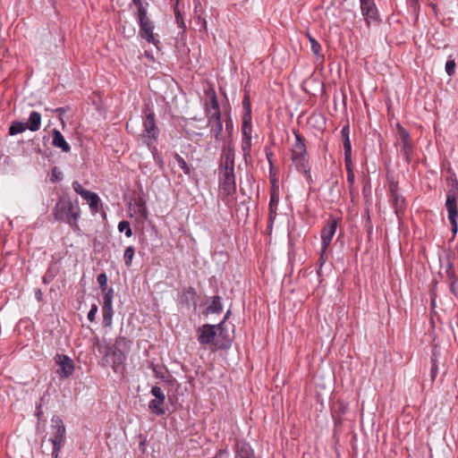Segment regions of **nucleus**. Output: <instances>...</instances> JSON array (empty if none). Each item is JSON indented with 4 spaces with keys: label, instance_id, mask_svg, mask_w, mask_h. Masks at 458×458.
Returning <instances> with one entry per match:
<instances>
[{
    "label": "nucleus",
    "instance_id": "1",
    "mask_svg": "<svg viewBox=\"0 0 458 458\" xmlns=\"http://www.w3.org/2000/svg\"><path fill=\"white\" fill-rule=\"evenodd\" d=\"M56 221L67 223L74 232L81 231L78 221L81 217V208L78 201L72 202L68 197H61L53 209Z\"/></svg>",
    "mask_w": 458,
    "mask_h": 458
},
{
    "label": "nucleus",
    "instance_id": "2",
    "mask_svg": "<svg viewBox=\"0 0 458 458\" xmlns=\"http://www.w3.org/2000/svg\"><path fill=\"white\" fill-rule=\"evenodd\" d=\"M205 112L208 117V125L210 127V132L216 140H219L223 131V123L218 100L215 92L212 93L209 103L206 104Z\"/></svg>",
    "mask_w": 458,
    "mask_h": 458
},
{
    "label": "nucleus",
    "instance_id": "3",
    "mask_svg": "<svg viewBox=\"0 0 458 458\" xmlns=\"http://www.w3.org/2000/svg\"><path fill=\"white\" fill-rule=\"evenodd\" d=\"M447 193L445 200V208L448 212V220L452 225V231L455 233L457 232V202H458V181L450 176L446 178Z\"/></svg>",
    "mask_w": 458,
    "mask_h": 458
},
{
    "label": "nucleus",
    "instance_id": "4",
    "mask_svg": "<svg viewBox=\"0 0 458 458\" xmlns=\"http://www.w3.org/2000/svg\"><path fill=\"white\" fill-rule=\"evenodd\" d=\"M51 437L48 441L53 445L52 458H58L59 452L65 445L66 428L63 420L59 416H53L51 419Z\"/></svg>",
    "mask_w": 458,
    "mask_h": 458
},
{
    "label": "nucleus",
    "instance_id": "5",
    "mask_svg": "<svg viewBox=\"0 0 458 458\" xmlns=\"http://www.w3.org/2000/svg\"><path fill=\"white\" fill-rule=\"evenodd\" d=\"M144 131L140 137L143 140V142L149 146L150 141L157 140L158 135V128L156 125L155 114L148 106H147L144 109Z\"/></svg>",
    "mask_w": 458,
    "mask_h": 458
},
{
    "label": "nucleus",
    "instance_id": "6",
    "mask_svg": "<svg viewBox=\"0 0 458 458\" xmlns=\"http://www.w3.org/2000/svg\"><path fill=\"white\" fill-rule=\"evenodd\" d=\"M398 133L395 145L400 148V153L403 156L405 161L410 164L413 153V144L410 133L400 124L397 125Z\"/></svg>",
    "mask_w": 458,
    "mask_h": 458
},
{
    "label": "nucleus",
    "instance_id": "7",
    "mask_svg": "<svg viewBox=\"0 0 458 458\" xmlns=\"http://www.w3.org/2000/svg\"><path fill=\"white\" fill-rule=\"evenodd\" d=\"M138 20L140 24V35L142 38L146 39L148 43L156 44L153 30L154 25L147 15L146 8L138 10Z\"/></svg>",
    "mask_w": 458,
    "mask_h": 458
},
{
    "label": "nucleus",
    "instance_id": "8",
    "mask_svg": "<svg viewBox=\"0 0 458 458\" xmlns=\"http://www.w3.org/2000/svg\"><path fill=\"white\" fill-rule=\"evenodd\" d=\"M219 191L225 197L232 196L236 191L234 172H218Z\"/></svg>",
    "mask_w": 458,
    "mask_h": 458
},
{
    "label": "nucleus",
    "instance_id": "9",
    "mask_svg": "<svg viewBox=\"0 0 458 458\" xmlns=\"http://www.w3.org/2000/svg\"><path fill=\"white\" fill-rule=\"evenodd\" d=\"M218 170L219 172H234V150L231 145L222 148Z\"/></svg>",
    "mask_w": 458,
    "mask_h": 458
},
{
    "label": "nucleus",
    "instance_id": "10",
    "mask_svg": "<svg viewBox=\"0 0 458 458\" xmlns=\"http://www.w3.org/2000/svg\"><path fill=\"white\" fill-rule=\"evenodd\" d=\"M216 336V325L205 324L198 328V341L201 345L212 344L215 346Z\"/></svg>",
    "mask_w": 458,
    "mask_h": 458
},
{
    "label": "nucleus",
    "instance_id": "11",
    "mask_svg": "<svg viewBox=\"0 0 458 458\" xmlns=\"http://www.w3.org/2000/svg\"><path fill=\"white\" fill-rule=\"evenodd\" d=\"M55 363L60 367L57 374L64 378L69 377L74 371V363L72 360L64 354H56L55 357Z\"/></svg>",
    "mask_w": 458,
    "mask_h": 458
},
{
    "label": "nucleus",
    "instance_id": "12",
    "mask_svg": "<svg viewBox=\"0 0 458 458\" xmlns=\"http://www.w3.org/2000/svg\"><path fill=\"white\" fill-rule=\"evenodd\" d=\"M103 296V319L106 325L109 326L112 323L113 317V298H114V289L109 288L106 292H102Z\"/></svg>",
    "mask_w": 458,
    "mask_h": 458
},
{
    "label": "nucleus",
    "instance_id": "13",
    "mask_svg": "<svg viewBox=\"0 0 458 458\" xmlns=\"http://www.w3.org/2000/svg\"><path fill=\"white\" fill-rule=\"evenodd\" d=\"M216 341L215 342V347L216 349H228L233 342L232 336L225 327V321L216 325Z\"/></svg>",
    "mask_w": 458,
    "mask_h": 458
},
{
    "label": "nucleus",
    "instance_id": "14",
    "mask_svg": "<svg viewBox=\"0 0 458 458\" xmlns=\"http://www.w3.org/2000/svg\"><path fill=\"white\" fill-rule=\"evenodd\" d=\"M337 228V221L330 218L321 231V246L328 249Z\"/></svg>",
    "mask_w": 458,
    "mask_h": 458
},
{
    "label": "nucleus",
    "instance_id": "15",
    "mask_svg": "<svg viewBox=\"0 0 458 458\" xmlns=\"http://www.w3.org/2000/svg\"><path fill=\"white\" fill-rule=\"evenodd\" d=\"M242 150L243 153V158L247 162L248 158L250 157L251 123H242Z\"/></svg>",
    "mask_w": 458,
    "mask_h": 458
},
{
    "label": "nucleus",
    "instance_id": "16",
    "mask_svg": "<svg viewBox=\"0 0 458 458\" xmlns=\"http://www.w3.org/2000/svg\"><path fill=\"white\" fill-rule=\"evenodd\" d=\"M360 3L361 13L369 25L371 21H376L377 18V10L374 0H360Z\"/></svg>",
    "mask_w": 458,
    "mask_h": 458
},
{
    "label": "nucleus",
    "instance_id": "17",
    "mask_svg": "<svg viewBox=\"0 0 458 458\" xmlns=\"http://www.w3.org/2000/svg\"><path fill=\"white\" fill-rule=\"evenodd\" d=\"M292 160L295 165V168L299 172L303 173L305 174L308 182L310 184L312 182V178L310 174V168L309 165L308 155L292 157Z\"/></svg>",
    "mask_w": 458,
    "mask_h": 458
},
{
    "label": "nucleus",
    "instance_id": "18",
    "mask_svg": "<svg viewBox=\"0 0 458 458\" xmlns=\"http://www.w3.org/2000/svg\"><path fill=\"white\" fill-rule=\"evenodd\" d=\"M106 358L110 360L114 372H119L123 369L125 361V354L119 349L112 350L106 353Z\"/></svg>",
    "mask_w": 458,
    "mask_h": 458
},
{
    "label": "nucleus",
    "instance_id": "19",
    "mask_svg": "<svg viewBox=\"0 0 458 458\" xmlns=\"http://www.w3.org/2000/svg\"><path fill=\"white\" fill-rule=\"evenodd\" d=\"M341 135L344 149V161L350 162L352 157V145L350 141L349 124H346L342 128Z\"/></svg>",
    "mask_w": 458,
    "mask_h": 458
},
{
    "label": "nucleus",
    "instance_id": "20",
    "mask_svg": "<svg viewBox=\"0 0 458 458\" xmlns=\"http://www.w3.org/2000/svg\"><path fill=\"white\" fill-rule=\"evenodd\" d=\"M52 144L55 148H61L64 152L68 153L71 150V147L65 140L64 137L57 129L53 130V141Z\"/></svg>",
    "mask_w": 458,
    "mask_h": 458
},
{
    "label": "nucleus",
    "instance_id": "21",
    "mask_svg": "<svg viewBox=\"0 0 458 458\" xmlns=\"http://www.w3.org/2000/svg\"><path fill=\"white\" fill-rule=\"evenodd\" d=\"M294 134H295V143L293 146L292 157L307 155V149H306L304 138L297 132H295Z\"/></svg>",
    "mask_w": 458,
    "mask_h": 458
},
{
    "label": "nucleus",
    "instance_id": "22",
    "mask_svg": "<svg viewBox=\"0 0 458 458\" xmlns=\"http://www.w3.org/2000/svg\"><path fill=\"white\" fill-rule=\"evenodd\" d=\"M235 458H255L253 450L246 442H239L236 445Z\"/></svg>",
    "mask_w": 458,
    "mask_h": 458
},
{
    "label": "nucleus",
    "instance_id": "23",
    "mask_svg": "<svg viewBox=\"0 0 458 458\" xmlns=\"http://www.w3.org/2000/svg\"><path fill=\"white\" fill-rule=\"evenodd\" d=\"M41 124V114L37 111H32L29 116L28 123H26L27 129L31 131L39 130Z\"/></svg>",
    "mask_w": 458,
    "mask_h": 458
},
{
    "label": "nucleus",
    "instance_id": "24",
    "mask_svg": "<svg viewBox=\"0 0 458 458\" xmlns=\"http://www.w3.org/2000/svg\"><path fill=\"white\" fill-rule=\"evenodd\" d=\"M394 213L397 216L404 211L406 208L405 199L401 194H395L391 196Z\"/></svg>",
    "mask_w": 458,
    "mask_h": 458
},
{
    "label": "nucleus",
    "instance_id": "25",
    "mask_svg": "<svg viewBox=\"0 0 458 458\" xmlns=\"http://www.w3.org/2000/svg\"><path fill=\"white\" fill-rule=\"evenodd\" d=\"M164 404L165 402H159V399L155 398L148 403V409L155 415L161 416L165 413Z\"/></svg>",
    "mask_w": 458,
    "mask_h": 458
},
{
    "label": "nucleus",
    "instance_id": "26",
    "mask_svg": "<svg viewBox=\"0 0 458 458\" xmlns=\"http://www.w3.org/2000/svg\"><path fill=\"white\" fill-rule=\"evenodd\" d=\"M242 107L245 111L242 118V123H250L251 120V109H250V102L248 95H245L242 99Z\"/></svg>",
    "mask_w": 458,
    "mask_h": 458
},
{
    "label": "nucleus",
    "instance_id": "27",
    "mask_svg": "<svg viewBox=\"0 0 458 458\" xmlns=\"http://www.w3.org/2000/svg\"><path fill=\"white\" fill-rule=\"evenodd\" d=\"M277 203L278 199L274 195H271L269 201V228L272 227V225L276 216Z\"/></svg>",
    "mask_w": 458,
    "mask_h": 458
},
{
    "label": "nucleus",
    "instance_id": "28",
    "mask_svg": "<svg viewBox=\"0 0 458 458\" xmlns=\"http://www.w3.org/2000/svg\"><path fill=\"white\" fill-rule=\"evenodd\" d=\"M27 130V126L25 123L20 121H13L9 127V134L15 135L18 133H21Z\"/></svg>",
    "mask_w": 458,
    "mask_h": 458
},
{
    "label": "nucleus",
    "instance_id": "29",
    "mask_svg": "<svg viewBox=\"0 0 458 458\" xmlns=\"http://www.w3.org/2000/svg\"><path fill=\"white\" fill-rule=\"evenodd\" d=\"M209 313H219L223 310V306L221 303V298L219 296H214L212 298L211 303L207 308Z\"/></svg>",
    "mask_w": 458,
    "mask_h": 458
},
{
    "label": "nucleus",
    "instance_id": "30",
    "mask_svg": "<svg viewBox=\"0 0 458 458\" xmlns=\"http://www.w3.org/2000/svg\"><path fill=\"white\" fill-rule=\"evenodd\" d=\"M195 299H196V292L192 287H189L183 291V293L182 295V301L189 304L190 301L195 302Z\"/></svg>",
    "mask_w": 458,
    "mask_h": 458
},
{
    "label": "nucleus",
    "instance_id": "31",
    "mask_svg": "<svg viewBox=\"0 0 458 458\" xmlns=\"http://www.w3.org/2000/svg\"><path fill=\"white\" fill-rule=\"evenodd\" d=\"M307 36H308V38H309L312 53L315 55H317V56L323 57V55H321V46H320V44L313 37H311L309 33H308Z\"/></svg>",
    "mask_w": 458,
    "mask_h": 458
},
{
    "label": "nucleus",
    "instance_id": "32",
    "mask_svg": "<svg viewBox=\"0 0 458 458\" xmlns=\"http://www.w3.org/2000/svg\"><path fill=\"white\" fill-rule=\"evenodd\" d=\"M174 159L177 163V165H179V167L183 171V173L185 174H191V168L190 166L188 165V164L186 163V161L184 160L183 157H182L179 154L175 153L174 154Z\"/></svg>",
    "mask_w": 458,
    "mask_h": 458
},
{
    "label": "nucleus",
    "instance_id": "33",
    "mask_svg": "<svg viewBox=\"0 0 458 458\" xmlns=\"http://www.w3.org/2000/svg\"><path fill=\"white\" fill-rule=\"evenodd\" d=\"M445 276H446L447 283L453 282V281H458V277L456 276L454 265L451 262H449L447 264V267L445 268Z\"/></svg>",
    "mask_w": 458,
    "mask_h": 458
},
{
    "label": "nucleus",
    "instance_id": "34",
    "mask_svg": "<svg viewBox=\"0 0 458 458\" xmlns=\"http://www.w3.org/2000/svg\"><path fill=\"white\" fill-rule=\"evenodd\" d=\"M438 360H437V352L436 350L433 351V353H432V358H431V380L433 381L437 373H438Z\"/></svg>",
    "mask_w": 458,
    "mask_h": 458
},
{
    "label": "nucleus",
    "instance_id": "35",
    "mask_svg": "<svg viewBox=\"0 0 458 458\" xmlns=\"http://www.w3.org/2000/svg\"><path fill=\"white\" fill-rule=\"evenodd\" d=\"M134 253H135V250H134V248L132 246H129V247H127L125 249L124 254H123V259H124L125 265L127 267H131V262H132V259H133Z\"/></svg>",
    "mask_w": 458,
    "mask_h": 458
},
{
    "label": "nucleus",
    "instance_id": "36",
    "mask_svg": "<svg viewBox=\"0 0 458 458\" xmlns=\"http://www.w3.org/2000/svg\"><path fill=\"white\" fill-rule=\"evenodd\" d=\"M89 206L93 214L98 211V205L100 203V199L98 194L95 193L90 199H89Z\"/></svg>",
    "mask_w": 458,
    "mask_h": 458
},
{
    "label": "nucleus",
    "instance_id": "37",
    "mask_svg": "<svg viewBox=\"0 0 458 458\" xmlns=\"http://www.w3.org/2000/svg\"><path fill=\"white\" fill-rule=\"evenodd\" d=\"M118 230L121 233L124 232L126 237H131L132 235V231L128 221H121L118 224Z\"/></svg>",
    "mask_w": 458,
    "mask_h": 458
},
{
    "label": "nucleus",
    "instance_id": "38",
    "mask_svg": "<svg viewBox=\"0 0 458 458\" xmlns=\"http://www.w3.org/2000/svg\"><path fill=\"white\" fill-rule=\"evenodd\" d=\"M345 166L347 170V182H349L350 188L352 189L355 180V175L352 168V160H350V162L345 161Z\"/></svg>",
    "mask_w": 458,
    "mask_h": 458
},
{
    "label": "nucleus",
    "instance_id": "39",
    "mask_svg": "<svg viewBox=\"0 0 458 458\" xmlns=\"http://www.w3.org/2000/svg\"><path fill=\"white\" fill-rule=\"evenodd\" d=\"M150 393L153 396H155L156 399H159V402L165 401V395L163 390L159 386H154L151 388Z\"/></svg>",
    "mask_w": 458,
    "mask_h": 458
},
{
    "label": "nucleus",
    "instance_id": "40",
    "mask_svg": "<svg viewBox=\"0 0 458 458\" xmlns=\"http://www.w3.org/2000/svg\"><path fill=\"white\" fill-rule=\"evenodd\" d=\"M327 249H324L323 246H321V251H320V256L318 258V274L319 275L320 273V270L322 268V267L325 265V263L327 262Z\"/></svg>",
    "mask_w": 458,
    "mask_h": 458
},
{
    "label": "nucleus",
    "instance_id": "41",
    "mask_svg": "<svg viewBox=\"0 0 458 458\" xmlns=\"http://www.w3.org/2000/svg\"><path fill=\"white\" fill-rule=\"evenodd\" d=\"M97 281L102 292H106L107 288V276L105 273H101L98 276Z\"/></svg>",
    "mask_w": 458,
    "mask_h": 458
},
{
    "label": "nucleus",
    "instance_id": "42",
    "mask_svg": "<svg viewBox=\"0 0 458 458\" xmlns=\"http://www.w3.org/2000/svg\"><path fill=\"white\" fill-rule=\"evenodd\" d=\"M63 179V173L59 170L58 167L55 166L51 170V181L58 182Z\"/></svg>",
    "mask_w": 458,
    "mask_h": 458
},
{
    "label": "nucleus",
    "instance_id": "43",
    "mask_svg": "<svg viewBox=\"0 0 458 458\" xmlns=\"http://www.w3.org/2000/svg\"><path fill=\"white\" fill-rule=\"evenodd\" d=\"M455 62L454 60H448L445 64V72L449 76H453L455 72Z\"/></svg>",
    "mask_w": 458,
    "mask_h": 458
},
{
    "label": "nucleus",
    "instance_id": "44",
    "mask_svg": "<svg viewBox=\"0 0 458 458\" xmlns=\"http://www.w3.org/2000/svg\"><path fill=\"white\" fill-rule=\"evenodd\" d=\"M174 14H175L176 22L178 23L179 27L184 30L185 24H184L183 19L180 13V12H179L178 4H176L174 6Z\"/></svg>",
    "mask_w": 458,
    "mask_h": 458
},
{
    "label": "nucleus",
    "instance_id": "45",
    "mask_svg": "<svg viewBox=\"0 0 458 458\" xmlns=\"http://www.w3.org/2000/svg\"><path fill=\"white\" fill-rule=\"evenodd\" d=\"M97 312H98V306L96 304H93L90 310L88 313V319L91 322L94 321Z\"/></svg>",
    "mask_w": 458,
    "mask_h": 458
},
{
    "label": "nucleus",
    "instance_id": "46",
    "mask_svg": "<svg viewBox=\"0 0 458 458\" xmlns=\"http://www.w3.org/2000/svg\"><path fill=\"white\" fill-rule=\"evenodd\" d=\"M448 284L450 292L456 296L458 294V281L449 282Z\"/></svg>",
    "mask_w": 458,
    "mask_h": 458
},
{
    "label": "nucleus",
    "instance_id": "47",
    "mask_svg": "<svg viewBox=\"0 0 458 458\" xmlns=\"http://www.w3.org/2000/svg\"><path fill=\"white\" fill-rule=\"evenodd\" d=\"M72 188H73L74 191H75L77 194H79V195H81V192H82V191L85 190V189L81 186V184L79 182H77V181H75V182H72Z\"/></svg>",
    "mask_w": 458,
    "mask_h": 458
},
{
    "label": "nucleus",
    "instance_id": "48",
    "mask_svg": "<svg viewBox=\"0 0 458 458\" xmlns=\"http://www.w3.org/2000/svg\"><path fill=\"white\" fill-rule=\"evenodd\" d=\"M93 195H95V192H92L86 189L82 192H81V196L87 201H89V199H90Z\"/></svg>",
    "mask_w": 458,
    "mask_h": 458
},
{
    "label": "nucleus",
    "instance_id": "49",
    "mask_svg": "<svg viewBox=\"0 0 458 458\" xmlns=\"http://www.w3.org/2000/svg\"><path fill=\"white\" fill-rule=\"evenodd\" d=\"M390 192H391V196L395 195V194H399L397 182H391V183H390Z\"/></svg>",
    "mask_w": 458,
    "mask_h": 458
},
{
    "label": "nucleus",
    "instance_id": "50",
    "mask_svg": "<svg viewBox=\"0 0 458 458\" xmlns=\"http://www.w3.org/2000/svg\"><path fill=\"white\" fill-rule=\"evenodd\" d=\"M198 21L201 24V30H207V21L200 16L198 17Z\"/></svg>",
    "mask_w": 458,
    "mask_h": 458
},
{
    "label": "nucleus",
    "instance_id": "51",
    "mask_svg": "<svg viewBox=\"0 0 458 458\" xmlns=\"http://www.w3.org/2000/svg\"><path fill=\"white\" fill-rule=\"evenodd\" d=\"M225 130L228 132H231V131L233 130V121L231 119L226 120V122H225Z\"/></svg>",
    "mask_w": 458,
    "mask_h": 458
},
{
    "label": "nucleus",
    "instance_id": "52",
    "mask_svg": "<svg viewBox=\"0 0 458 458\" xmlns=\"http://www.w3.org/2000/svg\"><path fill=\"white\" fill-rule=\"evenodd\" d=\"M132 2L138 7V10H140V8H145L141 3V0H132Z\"/></svg>",
    "mask_w": 458,
    "mask_h": 458
},
{
    "label": "nucleus",
    "instance_id": "53",
    "mask_svg": "<svg viewBox=\"0 0 458 458\" xmlns=\"http://www.w3.org/2000/svg\"><path fill=\"white\" fill-rule=\"evenodd\" d=\"M266 156H267L269 165H272V160H271L272 152L268 151L267 148H266Z\"/></svg>",
    "mask_w": 458,
    "mask_h": 458
},
{
    "label": "nucleus",
    "instance_id": "54",
    "mask_svg": "<svg viewBox=\"0 0 458 458\" xmlns=\"http://www.w3.org/2000/svg\"><path fill=\"white\" fill-rule=\"evenodd\" d=\"M230 315V310H228L225 316V319L223 321H225Z\"/></svg>",
    "mask_w": 458,
    "mask_h": 458
},
{
    "label": "nucleus",
    "instance_id": "55",
    "mask_svg": "<svg viewBox=\"0 0 458 458\" xmlns=\"http://www.w3.org/2000/svg\"><path fill=\"white\" fill-rule=\"evenodd\" d=\"M36 295H37L38 298H39V296L41 295L40 290L37 291Z\"/></svg>",
    "mask_w": 458,
    "mask_h": 458
},
{
    "label": "nucleus",
    "instance_id": "56",
    "mask_svg": "<svg viewBox=\"0 0 458 458\" xmlns=\"http://www.w3.org/2000/svg\"><path fill=\"white\" fill-rule=\"evenodd\" d=\"M37 153L40 154L41 153V149L40 148H38L37 150H36Z\"/></svg>",
    "mask_w": 458,
    "mask_h": 458
}]
</instances>
